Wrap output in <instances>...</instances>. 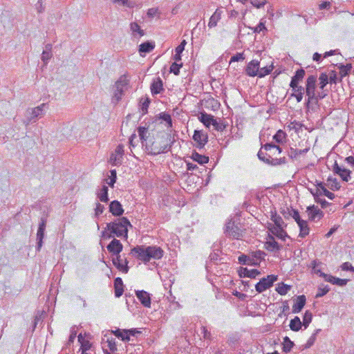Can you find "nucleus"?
I'll return each mask as SVG.
<instances>
[{"label":"nucleus","instance_id":"nucleus-30","mask_svg":"<svg viewBox=\"0 0 354 354\" xmlns=\"http://www.w3.org/2000/svg\"><path fill=\"white\" fill-rule=\"evenodd\" d=\"M259 274H260V272L258 270H249L246 268H243L239 272V276L241 277L255 278Z\"/></svg>","mask_w":354,"mask_h":354},{"label":"nucleus","instance_id":"nucleus-22","mask_svg":"<svg viewBox=\"0 0 354 354\" xmlns=\"http://www.w3.org/2000/svg\"><path fill=\"white\" fill-rule=\"evenodd\" d=\"M136 295L145 307L149 308L151 306V298L148 292L144 290H138L136 292Z\"/></svg>","mask_w":354,"mask_h":354},{"label":"nucleus","instance_id":"nucleus-25","mask_svg":"<svg viewBox=\"0 0 354 354\" xmlns=\"http://www.w3.org/2000/svg\"><path fill=\"white\" fill-rule=\"evenodd\" d=\"M321 274L326 281L330 282L333 284L338 285L339 286H345L348 282V279H339L324 273H321Z\"/></svg>","mask_w":354,"mask_h":354},{"label":"nucleus","instance_id":"nucleus-17","mask_svg":"<svg viewBox=\"0 0 354 354\" xmlns=\"http://www.w3.org/2000/svg\"><path fill=\"white\" fill-rule=\"evenodd\" d=\"M106 248L109 253L116 257L120 254L123 245L119 240L113 239L107 245Z\"/></svg>","mask_w":354,"mask_h":354},{"label":"nucleus","instance_id":"nucleus-3","mask_svg":"<svg viewBox=\"0 0 354 354\" xmlns=\"http://www.w3.org/2000/svg\"><path fill=\"white\" fill-rule=\"evenodd\" d=\"M281 149L275 145L267 143L258 152V157L262 161L272 165H279L284 163V160L279 158Z\"/></svg>","mask_w":354,"mask_h":354},{"label":"nucleus","instance_id":"nucleus-7","mask_svg":"<svg viewBox=\"0 0 354 354\" xmlns=\"http://www.w3.org/2000/svg\"><path fill=\"white\" fill-rule=\"evenodd\" d=\"M306 145H301V143H299V147H302L303 148L299 149V148H294L290 147L289 151H288V156L292 159L297 161H301L304 160L306 153L310 151V147L307 142H306Z\"/></svg>","mask_w":354,"mask_h":354},{"label":"nucleus","instance_id":"nucleus-12","mask_svg":"<svg viewBox=\"0 0 354 354\" xmlns=\"http://www.w3.org/2000/svg\"><path fill=\"white\" fill-rule=\"evenodd\" d=\"M317 188L315 192L310 191L314 197H319L321 195H324L329 199H333L335 194L329 192L324 185L323 183L316 181Z\"/></svg>","mask_w":354,"mask_h":354},{"label":"nucleus","instance_id":"nucleus-58","mask_svg":"<svg viewBox=\"0 0 354 354\" xmlns=\"http://www.w3.org/2000/svg\"><path fill=\"white\" fill-rule=\"evenodd\" d=\"M244 59V54L243 53H238L231 57L230 63L231 64L234 62L243 61Z\"/></svg>","mask_w":354,"mask_h":354},{"label":"nucleus","instance_id":"nucleus-62","mask_svg":"<svg viewBox=\"0 0 354 354\" xmlns=\"http://www.w3.org/2000/svg\"><path fill=\"white\" fill-rule=\"evenodd\" d=\"M187 45V41L185 39H183L181 43L175 48V53L178 54H181L185 50V47Z\"/></svg>","mask_w":354,"mask_h":354},{"label":"nucleus","instance_id":"nucleus-45","mask_svg":"<svg viewBox=\"0 0 354 354\" xmlns=\"http://www.w3.org/2000/svg\"><path fill=\"white\" fill-rule=\"evenodd\" d=\"M112 333L118 337L121 338L122 341H129V337L128 336V332L127 330L117 329L113 330Z\"/></svg>","mask_w":354,"mask_h":354},{"label":"nucleus","instance_id":"nucleus-39","mask_svg":"<svg viewBox=\"0 0 354 354\" xmlns=\"http://www.w3.org/2000/svg\"><path fill=\"white\" fill-rule=\"evenodd\" d=\"M327 185L333 191L339 190L341 187L340 183L337 179L330 176L327 179Z\"/></svg>","mask_w":354,"mask_h":354},{"label":"nucleus","instance_id":"nucleus-1","mask_svg":"<svg viewBox=\"0 0 354 354\" xmlns=\"http://www.w3.org/2000/svg\"><path fill=\"white\" fill-rule=\"evenodd\" d=\"M171 136L169 133L162 131L158 133L156 136H152V139H149L145 144V149L149 153L157 155L167 151L171 147Z\"/></svg>","mask_w":354,"mask_h":354},{"label":"nucleus","instance_id":"nucleus-40","mask_svg":"<svg viewBox=\"0 0 354 354\" xmlns=\"http://www.w3.org/2000/svg\"><path fill=\"white\" fill-rule=\"evenodd\" d=\"M192 158L198 162L199 164H205V163H207L208 161H209V157L206 156H203V155H201V154H199L197 152H193L192 154Z\"/></svg>","mask_w":354,"mask_h":354},{"label":"nucleus","instance_id":"nucleus-19","mask_svg":"<svg viewBox=\"0 0 354 354\" xmlns=\"http://www.w3.org/2000/svg\"><path fill=\"white\" fill-rule=\"evenodd\" d=\"M333 171L338 174L344 181L348 182L351 179V171L339 166L336 162L333 166Z\"/></svg>","mask_w":354,"mask_h":354},{"label":"nucleus","instance_id":"nucleus-36","mask_svg":"<svg viewBox=\"0 0 354 354\" xmlns=\"http://www.w3.org/2000/svg\"><path fill=\"white\" fill-rule=\"evenodd\" d=\"M291 288L292 286L290 285L281 282L277 285L275 290L280 295H286L291 290Z\"/></svg>","mask_w":354,"mask_h":354},{"label":"nucleus","instance_id":"nucleus-60","mask_svg":"<svg viewBox=\"0 0 354 354\" xmlns=\"http://www.w3.org/2000/svg\"><path fill=\"white\" fill-rule=\"evenodd\" d=\"M252 257L255 258L256 259V261H261V259H263L265 257V253L262 251H260V250H257V251H255V252H253L252 253Z\"/></svg>","mask_w":354,"mask_h":354},{"label":"nucleus","instance_id":"nucleus-35","mask_svg":"<svg viewBox=\"0 0 354 354\" xmlns=\"http://www.w3.org/2000/svg\"><path fill=\"white\" fill-rule=\"evenodd\" d=\"M270 213V219L274 223L272 225L286 226V224L284 223L283 218L279 214H277L276 210L271 211Z\"/></svg>","mask_w":354,"mask_h":354},{"label":"nucleus","instance_id":"nucleus-56","mask_svg":"<svg viewBox=\"0 0 354 354\" xmlns=\"http://www.w3.org/2000/svg\"><path fill=\"white\" fill-rule=\"evenodd\" d=\"M352 68L351 64H347L346 66H342L340 67V74L342 77H345L348 74Z\"/></svg>","mask_w":354,"mask_h":354},{"label":"nucleus","instance_id":"nucleus-64","mask_svg":"<svg viewBox=\"0 0 354 354\" xmlns=\"http://www.w3.org/2000/svg\"><path fill=\"white\" fill-rule=\"evenodd\" d=\"M159 14V10L157 8H151L148 9L147 15L149 17L153 18Z\"/></svg>","mask_w":354,"mask_h":354},{"label":"nucleus","instance_id":"nucleus-27","mask_svg":"<svg viewBox=\"0 0 354 354\" xmlns=\"http://www.w3.org/2000/svg\"><path fill=\"white\" fill-rule=\"evenodd\" d=\"M155 46L156 45L153 41H146L142 43L141 44H140L138 49L140 55L141 56H144L142 53H150L154 49Z\"/></svg>","mask_w":354,"mask_h":354},{"label":"nucleus","instance_id":"nucleus-8","mask_svg":"<svg viewBox=\"0 0 354 354\" xmlns=\"http://www.w3.org/2000/svg\"><path fill=\"white\" fill-rule=\"evenodd\" d=\"M278 279L277 275L270 274L268 275L266 277L262 278L256 285L255 289L256 290L261 293L268 288H270L274 281H276Z\"/></svg>","mask_w":354,"mask_h":354},{"label":"nucleus","instance_id":"nucleus-24","mask_svg":"<svg viewBox=\"0 0 354 354\" xmlns=\"http://www.w3.org/2000/svg\"><path fill=\"white\" fill-rule=\"evenodd\" d=\"M307 213L310 220H319L323 217V212L317 207H315L314 205L307 207Z\"/></svg>","mask_w":354,"mask_h":354},{"label":"nucleus","instance_id":"nucleus-49","mask_svg":"<svg viewBox=\"0 0 354 354\" xmlns=\"http://www.w3.org/2000/svg\"><path fill=\"white\" fill-rule=\"evenodd\" d=\"M44 230H45V223L42 222L39 227V229L37 230V238L39 239V248L41 246L42 239L44 237Z\"/></svg>","mask_w":354,"mask_h":354},{"label":"nucleus","instance_id":"nucleus-21","mask_svg":"<svg viewBox=\"0 0 354 354\" xmlns=\"http://www.w3.org/2000/svg\"><path fill=\"white\" fill-rule=\"evenodd\" d=\"M109 212L115 216H120L124 213V209L119 201H113L109 205Z\"/></svg>","mask_w":354,"mask_h":354},{"label":"nucleus","instance_id":"nucleus-14","mask_svg":"<svg viewBox=\"0 0 354 354\" xmlns=\"http://www.w3.org/2000/svg\"><path fill=\"white\" fill-rule=\"evenodd\" d=\"M112 262L114 266L121 272L127 273L129 271L128 263L129 261L127 259H122L121 255L116 256L112 259Z\"/></svg>","mask_w":354,"mask_h":354},{"label":"nucleus","instance_id":"nucleus-18","mask_svg":"<svg viewBox=\"0 0 354 354\" xmlns=\"http://www.w3.org/2000/svg\"><path fill=\"white\" fill-rule=\"evenodd\" d=\"M225 232L229 236L236 239H239L242 236V233L240 229L232 222H229L227 223Z\"/></svg>","mask_w":354,"mask_h":354},{"label":"nucleus","instance_id":"nucleus-26","mask_svg":"<svg viewBox=\"0 0 354 354\" xmlns=\"http://www.w3.org/2000/svg\"><path fill=\"white\" fill-rule=\"evenodd\" d=\"M223 11L221 9H216L209 18L208 27L210 28L216 27L221 19Z\"/></svg>","mask_w":354,"mask_h":354},{"label":"nucleus","instance_id":"nucleus-11","mask_svg":"<svg viewBox=\"0 0 354 354\" xmlns=\"http://www.w3.org/2000/svg\"><path fill=\"white\" fill-rule=\"evenodd\" d=\"M124 146L119 145L114 152L111 153L109 159V162L113 165H119L122 163L123 155H124Z\"/></svg>","mask_w":354,"mask_h":354},{"label":"nucleus","instance_id":"nucleus-37","mask_svg":"<svg viewBox=\"0 0 354 354\" xmlns=\"http://www.w3.org/2000/svg\"><path fill=\"white\" fill-rule=\"evenodd\" d=\"M306 72L303 68H300L295 72L294 76L291 78V83L301 84L305 76Z\"/></svg>","mask_w":354,"mask_h":354},{"label":"nucleus","instance_id":"nucleus-59","mask_svg":"<svg viewBox=\"0 0 354 354\" xmlns=\"http://www.w3.org/2000/svg\"><path fill=\"white\" fill-rule=\"evenodd\" d=\"M160 118H162L164 121H165L167 124V126L171 127L172 125V121L171 115L168 113H162L160 114Z\"/></svg>","mask_w":354,"mask_h":354},{"label":"nucleus","instance_id":"nucleus-50","mask_svg":"<svg viewBox=\"0 0 354 354\" xmlns=\"http://www.w3.org/2000/svg\"><path fill=\"white\" fill-rule=\"evenodd\" d=\"M312 318H313L312 313L310 311L306 310L304 315L303 322H302L303 325L304 326V327L306 328L308 326V325L311 322Z\"/></svg>","mask_w":354,"mask_h":354},{"label":"nucleus","instance_id":"nucleus-34","mask_svg":"<svg viewBox=\"0 0 354 354\" xmlns=\"http://www.w3.org/2000/svg\"><path fill=\"white\" fill-rule=\"evenodd\" d=\"M298 226L299 227V236L300 237H305L307 235H308L310 232V229L308 227V225L306 221H301L299 223H297Z\"/></svg>","mask_w":354,"mask_h":354},{"label":"nucleus","instance_id":"nucleus-44","mask_svg":"<svg viewBox=\"0 0 354 354\" xmlns=\"http://www.w3.org/2000/svg\"><path fill=\"white\" fill-rule=\"evenodd\" d=\"M328 83H329V82H328V75L326 73H321L319 77V89L323 91L324 87Z\"/></svg>","mask_w":354,"mask_h":354},{"label":"nucleus","instance_id":"nucleus-61","mask_svg":"<svg viewBox=\"0 0 354 354\" xmlns=\"http://www.w3.org/2000/svg\"><path fill=\"white\" fill-rule=\"evenodd\" d=\"M254 32L259 33L261 31L266 30V27L265 22L260 21L259 24L255 28H252Z\"/></svg>","mask_w":354,"mask_h":354},{"label":"nucleus","instance_id":"nucleus-15","mask_svg":"<svg viewBox=\"0 0 354 354\" xmlns=\"http://www.w3.org/2000/svg\"><path fill=\"white\" fill-rule=\"evenodd\" d=\"M198 120L207 128L212 125L215 129H218V123L212 115L206 113H201Z\"/></svg>","mask_w":354,"mask_h":354},{"label":"nucleus","instance_id":"nucleus-10","mask_svg":"<svg viewBox=\"0 0 354 354\" xmlns=\"http://www.w3.org/2000/svg\"><path fill=\"white\" fill-rule=\"evenodd\" d=\"M194 146L198 149H203L208 141L207 134L203 131L195 130L192 137Z\"/></svg>","mask_w":354,"mask_h":354},{"label":"nucleus","instance_id":"nucleus-23","mask_svg":"<svg viewBox=\"0 0 354 354\" xmlns=\"http://www.w3.org/2000/svg\"><path fill=\"white\" fill-rule=\"evenodd\" d=\"M306 297L304 295L298 296L294 301L292 307V311L293 313H299L306 304Z\"/></svg>","mask_w":354,"mask_h":354},{"label":"nucleus","instance_id":"nucleus-20","mask_svg":"<svg viewBox=\"0 0 354 354\" xmlns=\"http://www.w3.org/2000/svg\"><path fill=\"white\" fill-rule=\"evenodd\" d=\"M138 133L141 140V142L143 146L145 147V144L149 140V139H152L151 136V133L148 128L145 127H138Z\"/></svg>","mask_w":354,"mask_h":354},{"label":"nucleus","instance_id":"nucleus-9","mask_svg":"<svg viewBox=\"0 0 354 354\" xmlns=\"http://www.w3.org/2000/svg\"><path fill=\"white\" fill-rule=\"evenodd\" d=\"M129 84V79L126 75H121L115 84V91H114L113 97L116 101L121 100L124 88Z\"/></svg>","mask_w":354,"mask_h":354},{"label":"nucleus","instance_id":"nucleus-47","mask_svg":"<svg viewBox=\"0 0 354 354\" xmlns=\"http://www.w3.org/2000/svg\"><path fill=\"white\" fill-rule=\"evenodd\" d=\"M239 263L242 264H248V265H257L259 264V262H252V259L245 254H242L239 257Z\"/></svg>","mask_w":354,"mask_h":354},{"label":"nucleus","instance_id":"nucleus-52","mask_svg":"<svg viewBox=\"0 0 354 354\" xmlns=\"http://www.w3.org/2000/svg\"><path fill=\"white\" fill-rule=\"evenodd\" d=\"M113 3H118L120 5L132 8L135 6V3L131 0H112Z\"/></svg>","mask_w":354,"mask_h":354},{"label":"nucleus","instance_id":"nucleus-51","mask_svg":"<svg viewBox=\"0 0 354 354\" xmlns=\"http://www.w3.org/2000/svg\"><path fill=\"white\" fill-rule=\"evenodd\" d=\"M319 330H317L307 340L304 345L305 348H308L312 346L316 341L317 334Z\"/></svg>","mask_w":354,"mask_h":354},{"label":"nucleus","instance_id":"nucleus-6","mask_svg":"<svg viewBox=\"0 0 354 354\" xmlns=\"http://www.w3.org/2000/svg\"><path fill=\"white\" fill-rule=\"evenodd\" d=\"M272 70V64L260 68V62L258 60L253 59L248 64L245 68V73L249 77L258 76L261 78L270 74Z\"/></svg>","mask_w":354,"mask_h":354},{"label":"nucleus","instance_id":"nucleus-16","mask_svg":"<svg viewBox=\"0 0 354 354\" xmlns=\"http://www.w3.org/2000/svg\"><path fill=\"white\" fill-rule=\"evenodd\" d=\"M286 227V226L272 225V223L268 224V228L272 234L276 236L278 239L283 241H285L286 238L288 237L287 232L284 230Z\"/></svg>","mask_w":354,"mask_h":354},{"label":"nucleus","instance_id":"nucleus-13","mask_svg":"<svg viewBox=\"0 0 354 354\" xmlns=\"http://www.w3.org/2000/svg\"><path fill=\"white\" fill-rule=\"evenodd\" d=\"M290 87L291 88V97L296 99L297 102H301L304 94L305 93L304 88L298 83H290Z\"/></svg>","mask_w":354,"mask_h":354},{"label":"nucleus","instance_id":"nucleus-33","mask_svg":"<svg viewBox=\"0 0 354 354\" xmlns=\"http://www.w3.org/2000/svg\"><path fill=\"white\" fill-rule=\"evenodd\" d=\"M265 248L266 250L271 252L277 251L280 249L279 243L274 240V237L271 236L269 237V240L266 242Z\"/></svg>","mask_w":354,"mask_h":354},{"label":"nucleus","instance_id":"nucleus-55","mask_svg":"<svg viewBox=\"0 0 354 354\" xmlns=\"http://www.w3.org/2000/svg\"><path fill=\"white\" fill-rule=\"evenodd\" d=\"M107 346L110 349L111 351L114 352L117 351V345L115 342V339L114 338H108L106 340Z\"/></svg>","mask_w":354,"mask_h":354},{"label":"nucleus","instance_id":"nucleus-53","mask_svg":"<svg viewBox=\"0 0 354 354\" xmlns=\"http://www.w3.org/2000/svg\"><path fill=\"white\" fill-rule=\"evenodd\" d=\"M183 66V64H178L176 62H174L171 64L170 66V72L173 73L174 75H177L180 73V69Z\"/></svg>","mask_w":354,"mask_h":354},{"label":"nucleus","instance_id":"nucleus-38","mask_svg":"<svg viewBox=\"0 0 354 354\" xmlns=\"http://www.w3.org/2000/svg\"><path fill=\"white\" fill-rule=\"evenodd\" d=\"M303 324L301 322L299 317H295L292 319L290 320L289 326L290 329L293 331H299L302 326Z\"/></svg>","mask_w":354,"mask_h":354},{"label":"nucleus","instance_id":"nucleus-42","mask_svg":"<svg viewBox=\"0 0 354 354\" xmlns=\"http://www.w3.org/2000/svg\"><path fill=\"white\" fill-rule=\"evenodd\" d=\"M97 197L102 202H108V187L106 185L102 186V189H100V192L97 194Z\"/></svg>","mask_w":354,"mask_h":354},{"label":"nucleus","instance_id":"nucleus-43","mask_svg":"<svg viewBox=\"0 0 354 354\" xmlns=\"http://www.w3.org/2000/svg\"><path fill=\"white\" fill-rule=\"evenodd\" d=\"M287 129L289 131H294L295 133H299L300 131H301L302 124L299 122L295 120V121L290 122L287 125Z\"/></svg>","mask_w":354,"mask_h":354},{"label":"nucleus","instance_id":"nucleus-41","mask_svg":"<svg viewBox=\"0 0 354 354\" xmlns=\"http://www.w3.org/2000/svg\"><path fill=\"white\" fill-rule=\"evenodd\" d=\"M273 140L279 144L283 143L286 142V133L279 129L277 131V133L273 136Z\"/></svg>","mask_w":354,"mask_h":354},{"label":"nucleus","instance_id":"nucleus-2","mask_svg":"<svg viewBox=\"0 0 354 354\" xmlns=\"http://www.w3.org/2000/svg\"><path fill=\"white\" fill-rule=\"evenodd\" d=\"M131 254L145 263L151 259L159 260L164 255L163 250L157 245L144 246L138 245L131 250Z\"/></svg>","mask_w":354,"mask_h":354},{"label":"nucleus","instance_id":"nucleus-57","mask_svg":"<svg viewBox=\"0 0 354 354\" xmlns=\"http://www.w3.org/2000/svg\"><path fill=\"white\" fill-rule=\"evenodd\" d=\"M313 270L315 273L319 274L322 277L321 273H323L321 270L319 268V266L321 265L320 262H317V261H313L311 263Z\"/></svg>","mask_w":354,"mask_h":354},{"label":"nucleus","instance_id":"nucleus-63","mask_svg":"<svg viewBox=\"0 0 354 354\" xmlns=\"http://www.w3.org/2000/svg\"><path fill=\"white\" fill-rule=\"evenodd\" d=\"M250 3L253 6L259 8L266 3V0H251Z\"/></svg>","mask_w":354,"mask_h":354},{"label":"nucleus","instance_id":"nucleus-46","mask_svg":"<svg viewBox=\"0 0 354 354\" xmlns=\"http://www.w3.org/2000/svg\"><path fill=\"white\" fill-rule=\"evenodd\" d=\"M294 346L293 342H292L288 337H285L283 339V351L284 352H290Z\"/></svg>","mask_w":354,"mask_h":354},{"label":"nucleus","instance_id":"nucleus-31","mask_svg":"<svg viewBox=\"0 0 354 354\" xmlns=\"http://www.w3.org/2000/svg\"><path fill=\"white\" fill-rule=\"evenodd\" d=\"M123 282L120 277H117L114 281L115 295L120 297L124 292Z\"/></svg>","mask_w":354,"mask_h":354},{"label":"nucleus","instance_id":"nucleus-29","mask_svg":"<svg viewBox=\"0 0 354 354\" xmlns=\"http://www.w3.org/2000/svg\"><path fill=\"white\" fill-rule=\"evenodd\" d=\"M78 341L81 344L80 351H81L82 354H87L86 351L91 347L90 342L83 337L82 334L78 335Z\"/></svg>","mask_w":354,"mask_h":354},{"label":"nucleus","instance_id":"nucleus-54","mask_svg":"<svg viewBox=\"0 0 354 354\" xmlns=\"http://www.w3.org/2000/svg\"><path fill=\"white\" fill-rule=\"evenodd\" d=\"M110 172H111V176H109V181L107 182V183L109 184V186H111V187H113L114 184L116 182V178H117L116 171L115 169H113Z\"/></svg>","mask_w":354,"mask_h":354},{"label":"nucleus","instance_id":"nucleus-28","mask_svg":"<svg viewBox=\"0 0 354 354\" xmlns=\"http://www.w3.org/2000/svg\"><path fill=\"white\" fill-rule=\"evenodd\" d=\"M132 35L134 37L141 38L145 35V31L136 22H131L129 25Z\"/></svg>","mask_w":354,"mask_h":354},{"label":"nucleus","instance_id":"nucleus-32","mask_svg":"<svg viewBox=\"0 0 354 354\" xmlns=\"http://www.w3.org/2000/svg\"><path fill=\"white\" fill-rule=\"evenodd\" d=\"M163 90L162 81L160 77L156 79L151 85L152 94H158Z\"/></svg>","mask_w":354,"mask_h":354},{"label":"nucleus","instance_id":"nucleus-4","mask_svg":"<svg viewBox=\"0 0 354 354\" xmlns=\"http://www.w3.org/2000/svg\"><path fill=\"white\" fill-rule=\"evenodd\" d=\"M317 77L310 75L306 81L305 93L307 96L306 106L311 103H317L319 100L324 98L327 93L324 91L316 92Z\"/></svg>","mask_w":354,"mask_h":354},{"label":"nucleus","instance_id":"nucleus-5","mask_svg":"<svg viewBox=\"0 0 354 354\" xmlns=\"http://www.w3.org/2000/svg\"><path fill=\"white\" fill-rule=\"evenodd\" d=\"M128 227H132L130 221L126 217H122L107 224L106 228L111 232L109 237L128 238Z\"/></svg>","mask_w":354,"mask_h":354},{"label":"nucleus","instance_id":"nucleus-48","mask_svg":"<svg viewBox=\"0 0 354 354\" xmlns=\"http://www.w3.org/2000/svg\"><path fill=\"white\" fill-rule=\"evenodd\" d=\"M46 106L45 104H42L32 109L31 118H37L43 114L44 108Z\"/></svg>","mask_w":354,"mask_h":354}]
</instances>
